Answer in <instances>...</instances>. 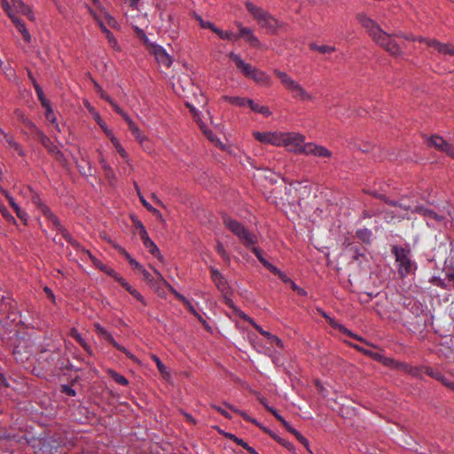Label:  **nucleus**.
<instances>
[{"label": "nucleus", "instance_id": "1", "mask_svg": "<svg viewBox=\"0 0 454 454\" xmlns=\"http://www.w3.org/2000/svg\"><path fill=\"white\" fill-rule=\"evenodd\" d=\"M356 19L378 45L384 48L392 55L401 53V48L397 43L392 39L390 35L383 31L375 20L368 17L365 13L357 14Z\"/></svg>", "mask_w": 454, "mask_h": 454}, {"label": "nucleus", "instance_id": "2", "mask_svg": "<svg viewBox=\"0 0 454 454\" xmlns=\"http://www.w3.org/2000/svg\"><path fill=\"white\" fill-rule=\"evenodd\" d=\"M20 193L21 196H23L24 198H26L27 200H30L33 204L37 206L40 208V210L42 211V213L43 214V215H45L49 220L51 221L54 228L57 231H60L66 239H67V240L70 239L69 234L63 228V226L61 225L58 217L53 214V212L46 205H44L42 202L39 195L32 187H30L28 185L27 186L24 185L20 189Z\"/></svg>", "mask_w": 454, "mask_h": 454}, {"label": "nucleus", "instance_id": "3", "mask_svg": "<svg viewBox=\"0 0 454 454\" xmlns=\"http://www.w3.org/2000/svg\"><path fill=\"white\" fill-rule=\"evenodd\" d=\"M274 74L280 80V82L288 90L294 99L300 101H313L314 97L308 92L303 86L296 80L293 79L286 72L274 70Z\"/></svg>", "mask_w": 454, "mask_h": 454}, {"label": "nucleus", "instance_id": "4", "mask_svg": "<svg viewBox=\"0 0 454 454\" xmlns=\"http://www.w3.org/2000/svg\"><path fill=\"white\" fill-rule=\"evenodd\" d=\"M246 6L259 26L266 29L268 33H275L279 27V22L261 7L254 5L251 2H247Z\"/></svg>", "mask_w": 454, "mask_h": 454}, {"label": "nucleus", "instance_id": "5", "mask_svg": "<svg viewBox=\"0 0 454 454\" xmlns=\"http://www.w3.org/2000/svg\"><path fill=\"white\" fill-rule=\"evenodd\" d=\"M392 252L395 258L398 274L402 278L407 277L416 270V263L411 261L410 250L395 246Z\"/></svg>", "mask_w": 454, "mask_h": 454}, {"label": "nucleus", "instance_id": "6", "mask_svg": "<svg viewBox=\"0 0 454 454\" xmlns=\"http://www.w3.org/2000/svg\"><path fill=\"white\" fill-rule=\"evenodd\" d=\"M223 223L247 247H249L257 242L256 236L246 229L239 222L231 219L229 216H224Z\"/></svg>", "mask_w": 454, "mask_h": 454}, {"label": "nucleus", "instance_id": "7", "mask_svg": "<svg viewBox=\"0 0 454 454\" xmlns=\"http://www.w3.org/2000/svg\"><path fill=\"white\" fill-rule=\"evenodd\" d=\"M380 199H382L387 204L393 207V209L389 211L385 212L384 218L387 221H401L403 218H409L411 213H415L414 207H412L411 205H407L403 202V200L401 201H394L386 199L383 196H379Z\"/></svg>", "mask_w": 454, "mask_h": 454}, {"label": "nucleus", "instance_id": "8", "mask_svg": "<svg viewBox=\"0 0 454 454\" xmlns=\"http://www.w3.org/2000/svg\"><path fill=\"white\" fill-rule=\"evenodd\" d=\"M305 137L298 132H282L280 146L286 148L287 151L302 154L305 146Z\"/></svg>", "mask_w": 454, "mask_h": 454}, {"label": "nucleus", "instance_id": "9", "mask_svg": "<svg viewBox=\"0 0 454 454\" xmlns=\"http://www.w3.org/2000/svg\"><path fill=\"white\" fill-rule=\"evenodd\" d=\"M94 327H95V330H96L98 335L100 338L110 342L114 348H116L121 352L124 353L132 361L138 363V359L137 358V356H134L126 348H124L123 346H121L118 342H116L115 340L114 339L113 335L106 328H104L99 324H95Z\"/></svg>", "mask_w": 454, "mask_h": 454}, {"label": "nucleus", "instance_id": "10", "mask_svg": "<svg viewBox=\"0 0 454 454\" xmlns=\"http://www.w3.org/2000/svg\"><path fill=\"white\" fill-rule=\"evenodd\" d=\"M411 40H418L427 43L428 46L434 48L440 54L443 56L454 57V45L449 43H442L434 39H428L424 37L415 38L411 37Z\"/></svg>", "mask_w": 454, "mask_h": 454}, {"label": "nucleus", "instance_id": "11", "mask_svg": "<svg viewBox=\"0 0 454 454\" xmlns=\"http://www.w3.org/2000/svg\"><path fill=\"white\" fill-rule=\"evenodd\" d=\"M186 106L190 108L191 112H192L195 121L198 122L200 129L202 130L204 135L207 137V139L210 142H212L214 145H215L216 146L224 150L225 145L220 141V139L217 137V136L215 135L212 130L207 129L205 126V124L201 121L200 113L198 111H196V109L193 106H192L189 103H187Z\"/></svg>", "mask_w": 454, "mask_h": 454}, {"label": "nucleus", "instance_id": "12", "mask_svg": "<svg viewBox=\"0 0 454 454\" xmlns=\"http://www.w3.org/2000/svg\"><path fill=\"white\" fill-rule=\"evenodd\" d=\"M302 154L306 156H315L321 159H329L333 156V153L326 147L316 143H306Z\"/></svg>", "mask_w": 454, "mask_h": 454}, {"label": "nucleus", "instance_id": "13", "mask_svg": "<svg viewBox=\"0 0 454 454\" xmlns=\"http://www.w3.org/2000/svg\"><path fill=\"white\" fill-rule=\"evenodd\" d=\"M281 133L280 131H267V132H260V131H254L253 136L254 137L265 145H271L274 146H280V140H281Z\"/></svg>", "mask_w": 454, "mask_h": 454}, {"label": "nucleus", "instance_id": "14", "mask_svg": "<svg viewBox=\"0 0 454 454\" xmlns=\"http://www.w3.org/2000/svg\"><path fill=\"white\" fill-rule=\"evenodd\" d=\"M150 52L154 56L159 65L165 67H169L171 66L173 59L162 46L152 43Z\"/></svg>", "mask_w": 454, "mask_h": 454}, {"label": "nucleus", "instance_id": "15", "mask_svg": "<svg viewBox=\"0 0 454 454\" xmlns=\"http://www.w3.org/2000/svg\"><path fill=\"white\" fill-rule=\"evenodd\" d=\"M414 211L415 213H418L426 217L427 225L432 227H435L436 224L442 223L444 221L443 215H439L423 206H415Z\"/></svg>", "mask_w": 454, "mask_h": 454}, {"label": "nucleus", "instance_id": "16", "mask_svg": "<svg viewBox=\"0 0 454 454\" xmlns=\"http://www.w3.org/2000/svg\"><path fill=\"white\" fill-rule=\"evenodd\" d=\"M128 126L131 134L135 137L137 142L142 146L143 150L146 153H151L153 151V147L148 137L142 133L138 126L134 121L130 122Z\"/></svg>", "mask_w": 454, "mask_h": 454}, {"label": "nucleus", "instance_id": "17", "mask_svg": "<svg viewBox=\"0 0 454 454\" xmlns=\"http://www.w3.org/2000/svg\"><path fill=\"white\" fill-rule=\"evenodd\" d=\"M230 59L235 63L236 67L240 72L247 78H250L252 74L254 72L255 67L249 63L245 62L240 55L234 52L229 54Z\"/></svg>", "mask_w": 454, "mask_h": 454}, {"label": "nucleus", "instance_id": "18", "mask_svg": "<svg viewBox=\"0 0 454 454\" xmlns=\"http://www.w3.org/2000/svg\"><path fill=\"white\" fill-rule=\"evenodd\" d=\"M40 141L42 145L48 150V152L51 153L58 160H64L63 153L59 149V147L56 145H54L52 141H51V139L48 137L41 133Z\"/></svg>", "mask_w": 454, "mask_h": 454}, {"label": "nucleus", "instance_id": "19", "mask_svg": "<svg viewBox=\"0 0 454 454\" xmlns=\"http://www.w3.org/2000/svg\"><path fill=\"white\" fill-rule=\"evenodd\" d=\"M11 7L14 11L15 14L18 16V13H22L26 15L28 19L34 20L35 16L30 7L26 5L22 0H9Z\"/></svg>", "mask_w": 454, "mask_h": 454}, {"label": "nucleus", "instance_id": "20", "mask_svg": "<svg viewBox=\"0 0 454 454\" xmlns=\"http://www.w3.org/2000/svg\"><path fill=\"white\" fill-rule=\"evenodd\" d=\"M211 278L217 288L224 294H228V284L221 272L215 268H210Z\"/></svg>", "mask_w": 454, "mask_h": 454}, {"label": "nucleus", "instance_id": "21", "mask_svg": "<svg viewBox=\"0 0 454 454\" xmlns=\"http://www.w3.org/2000/svg\"><path fill=\"white\" fill-rule=\"evenodd\" d=\"M145 247L151 253L154 257H156L160 262L164 261V257L161 254L157 245L150 239L149 235L146 234L140 238Z\"/></svg>", "mask_w": 454, "mask_h": 454}, {"label": "nucleus", "instance_id": "22", "mask_svg": "<svg viewBox=\"0 0 454 454\" xmlns=\"http://www.w3.org/2000/svg\"><path fill=\"white\" fill-rule=\"evenodd\" d=\"M83 253L88 255L93 265L98 268L99 270L105 272L106 275L114 278L117 273L114 269L108 267L98 258H96L89 250H83Z\"/></svg>", "mask_w": 454, "mask_h": 454}, {"label": "nucleus", "instance_id": "23", "mask_svg": "<svg viewBox=\"0 0 454 454\" xmlns=\"http://www.w3.org/2000/svg\"><path fill=\"white\" fill-rule=\"evenodd\" d=\"M8 17L12 20L16 28L22 35L23 39L26 42L29 43L31 41V35L28 30L27 29L25 24L20 20V19L15 14L14 12L11 13V15H8Z\"/></svg>", "mask_w": 454, "mask_h": 454}, {"label": "nucleus", "instance_id": "24", "mask_svg": "<svg viewBox=\"0 0 454 454\" xmlns=\"http://www.w3.org/2000/svg\"><path fill=\"white\" fill-rule=\"evenodd\" d=\"M250 79L254 80L256 83L262 86L270 87L271 85V78L270 75L257 68L254 69V72L252 74Z\"/></svg>", "mask_w": 454, "mask_h": 454}, {"label": "nucleus", "instance_id": "25", "mask_svg": "<svg viewBox=\"0 0 454 454\" xmlns=\"http://www.w3.org/2000/svg\"><path fill=\"white\" fill-rule=\"evenodd\" d=\"M191 84V79L189 75L184 74L183 77H178L173 82V88L176 94L181 95L185 91L186 86Z\"/></svg>", "mask_w": 454, "mask_h": 454}, {"label": "nucleus", "instance_id": "26", "mask_svg": "<svg viewBox=\"0 0 454 454\" xmlns=\"http://www.w3.org/2000/svg\"><path fill=\"white\" fill-rule=\"evenodd\" d=\"M239 29V36L244 37L248 43L253 44L254 46H259L260 42L258 38L253 34V31L250 28L245 27L240 24L238 26Z\"/></svg>", "mask_w": 454, "mask_h": 454}, {"label": "nucleus", "instance_id": "27", "mask_svg": "<svg viewBox=\"0 0 454 454\" xmlns=\"http://www.w3.org/2000/svg\"><path fill=\"white\" fill-rule=\"evenodd\" d=\"M0 134L3 136L5 143L12 148L13 149L14 151H16L18 153L19 155L20 156H23L24 155V151L23 149L21 148V146L20 145L19 143H17L14 138L8 135L6 132H4L2 129H0Z\"/></svg>", "mask_w": 454, "mask_h": 454}, {"label": "nucleus", "instance_id": "28", "mask_svg": "<svg viewBox=\"0 0 454 454\" xmlns=\"http://www.w3.org/2000/svg\"><path fill=\"white\" fill-rule=\"evenodd\" d=\"M223 100L240 107L248 106L250 98L241 97L223 96Z\"/></svg>", "mask_w": 454, "mask_h": 454}, {"label": "nucleus", "instance_id": "29", "mask_svg": "<svg viewBox=\"0 0 454 454\" xmlns=\"http://www.w3.org/2000/svg\"><path fill=\"white\" fill-rule=\"evenodd\" d=\"M248 107L252 111H254V113L261 114H262L265 117H269V116L271 115V112H270V110L267 106H261V105L255 103L252 99H250V102L248 104Z\"/></svg>", "mask_w": 454, "mask_h": 454}, {"label": "nucleus", "instance_id": "30", "mask_svg": "<svg viewBox=\"0 0 454 454\" xmlns=\"http://www.w3.org/2000/svg\"><path fill=\"white\" fill-rule=\"evenodd\" d=\"M70 335L86 350V352L89 354L92 353L91 348L75 328L71 329Z\"/></svg>", "mask_w": 454, "mask_h": 454}, {"label": "nucleus", "instance_id": "31", "mask_svg": "<svg viewBox=\"0 0 454 454\" xmlns=\"http://www.w3.org/2000/svg\"><path fill=\"white\" fill-rule=\"evenodd\" d=\"M152 359L155 362L157 369H158L159 372L161 374V376L166 380H169L170 373H169L168 368L160 361V359L155 355L152 356Z\"/></svg>", "mask_w": 454, "mask_h": 454}, {"label": "nucleus", "instance_id": "32", "mask_svg": "<svg viewBox=\"0 0 454 454\" xmlns=\"http://www.w3.org/2000/svg\"><path fill=\"white\" fill-rule=\"evenodd\" d=\"M426 372L427 375L432 377L433 379L436 380L437 381L441 382L443 386H446L447 382L449 381V378L444 376L442 372L438 371H434L430 368H426Z\"/></svg>", "mask_w": 454, "mask_h": 454}, {"label": "nucleus", "instance_id": "33", "mask_svg": "<svg viewBox=\"0 0 454 454\" xmlns=\"http://www.w3.org/2000/svg\"><path fill=\"white\" fill-rule=\"evenodd\" d=\"M43 107L45 108V117L46 119L54 125V128L58 130V131H60V129H59V123L57 121V119H56V116L53 113V110L51 106V104H47L46 106H43Z\"/></svg>", "mask_w": 454, "mask_h": 454}, {"label": "nucleus", "instance_id": "34", "mask_svg": "<svg viewBox=\"0 0 454 454\" xmlns=\"http://www.w3.org/2000/svg\"><path fill=\"white\" fill-rule=\"evenodd\" d=\"M310 49L313 51H317L322 54H331L336 51V48L334 46L325 44L318 45L316 43H311Z\"/></svg>", "mask_w": 454, "mask_h": 454}, {"label": "nucleus", "instance_id": "35", "mask_svg": "<svg viewBox=\"0 0 454 454\" xmlns=\"http://www.w3.org/2000/svg\"><path fill=\"white\" fill-rule=\"evenodd\" d=\"M112 144H113L114 147L115 148L116 152L120 154V156L127 163H129V156L128 153L126 152L125 148L120 143L119 139L118 138L114 139V141H112Z\"/></svg>", "mask_w": 454, "mask_h": 454}, {"label": "nucleus", "instance_id": "36", "mask_svg": "<svg viewBox=\"0 0 454 454\" xmlns=\"http://www.w3.org/2000/svg\"><path fill=\"white\" fill-rule=\"evenodd\" d=\"M214 33H215L221 39L223 40H233L236 41L239 39V35H234L231 31H224L218 27L214 29Z\"/></svg>", "mask_w": 454, "mask_h": 454}, {"label": "nucleus", "instance_id": "37", "mask_svg": "<svg viewBox=\"0 0 454 454\" xmlns=\"http://www.w3.org/2000/svg\"><path fill=\"white\" fill-rule=\"evenodd\" d=\"M253 253L255 254L257 259L262 262V264L268 269L269 270L270 269H273V264H271L270 262H268L263 256L262 251L258 248L253 246L250 247Z\"/></svg>", "mask_w": 454, "mask_h": 454}, {"label": "nucleus", "instance_id": "38", "mask_svg": "<svg viewBox=\"0 0 454 454\" xmlns=\"http://www.w3.org/2000/svg\"><path fill=\"white\" fill-rule=\"evenodd\" d=\"M107 374L118 384L121 386H127L129 384V380L123 376L116 372L112 369L107 370Z\"/></svg>", "mask_w": 454, "mask_h": 454}, {"label": "nucleus", "instance_id": "39", "mask_svg": "<svg viewBox=\"0 0 454 454\" xmlns=\"http://www.w3.org/2000/svg\"><path fill=\"white\" fill-rule=\"evenodd\" d=\"M446 142L443 137L439 136H432L429 139V144L439 151H442Z\"/></svg>", "mask_w": 454, "mask_h": 454}, {"label": "nucleus", "instance_id": "40", "mask_svg": "<svg viewBox=\"0 0 454 454\" xmlns=\"http://www.w3.org/2000/svg\"><path fill=\"white\" fill-rule=\"evenodd\" d=\"M85 106L90 112V114L92 115L96 122L98 124L99 127H101V124L104 125L106 122L102 120L99 113L89 103H85Z\"/></svg>", "mask_w": 454, "mask_h": 454}, {"label": "nucleus", "instance_id": "41", "mask_svg": "<svg viewBox=\"0 0 454 454\" xmlns=\"http://www.w3.org/2000/svg\"><path fill=\"white\" fill-rule=\"evenodd\" d=\"M11 207L13 208V210L16 212L17 216L23 221L24 223H27V214L21 210V208L19 207V205L14 201H12L10 203Z\"/></svg>", "mask_w": 454, "mask_h": 454}, {"label": "nucleus", "instance_id": "42", "mask_svg": "<svg viewBox=\"0 0 454 454\" xmlns=\"http://www.w3.org/2000/svg\"><path fill=\"white\" fill-rule=\"evenodd\" d=\"M224 405H225L226 407H228L231 411H234V412H236V413L239 414V415H240L241 417H243V418H244V419H246L247 421H251L252 423L256 424V425H258V424H259V423L257 422V420H256V419H252V418H251L250 416H248L245 411H240V410H239V409H236L234 406H232V405H231V404H228V403H224Z\"/></svg>", "mask_w": 454, "mask_h": 454}, {"label": "nucleus", "instance_id": "43", "mask_svg": "<svg viewBox=\"0 0 454 454\" xmlns=\"http://www.w3.org/2000/svg\"><path fill=\"white\" fill-rule=\"evenodd\" d=\"M330 324L332 325V326H333L334 328H337L339 329L341 333L350 336V337H353V338H356V339H358V340H362L360 338H358L356 335L353 334L348 329H347L344 325H340L338 324L336 321H334L333 319H330Z\"/></svg>", "mask_w": 454, "mask_h": 454}, {"label": "nucleus", "instance_id": "44", "mask_svg": "<svg viewBox=\"0 0 454 454\" xmlns=\"http://www.w3.org/2000/svg\"><path fill=\"white\" fill-rule=\"evenodd\" d=\"M111 106L114 109V111L123 118V120L127 122L128 125L133 121L132 119L129 116V114L126 112H124L114 101L111 104Z\"/></svg>", "mask_w": 454, "mask_h": 454}, {"label": "nucleus", "instance_id": "45", "mask_svg": "<svg viewBox=\"0 0 454 454\" xmlns=\"http://www.w3.org/2000/svg\"><path fill=\"white\" fill-rule=\"evenodd\" d=\"M263 336L268 339L270 344H276L278 348H283V342L278 337L271 334L268 331L267 333H263Z\"/></svg>", "mask_w": 454, "mask_h": 454}, {"label": "nucleus", "instance_id": "46", "mask_svg": "<svg viewBox=\"0 0 454 454\" xmlns=\"http://www.w3.org/2000/svg\"><path fill=\"white\" fill-rule=\"evenodd\" d=\"M270 272L273 274L278 276V278L284 282V283H289L292 284V280L280 270H278L276 266L273 265V269L270 270Z\"/></svg>", "mask_w": 454, "mask_h": 454}, {"label": "nucleus", "instance_id": "47", "mask_svg": "<svg viewBox=\"0 0 454 454\" xmlns=\"http://www.w3.org/2000/svg\"><path fill=\"white\" fill-rule=\"evenodd\" d=\"M35 90L43 106L50 103V101L45 98L43 89L39 84L35 83Z\"/></svg>", "mask_w": 454, "mask_h": 454}, {"label": "nucleus", "instance_id": "48", "mask_svg": "<svg viewBox=\"0 0 454 454\" xmlns=\"http://www.w3.org/2000/svg\"><path fill=\"white\" fill-rule=\"evenodd\" d=\"M356 236L363 241L369 242L372 236V231L368 229H360L356 231Z\"/></svg>", "mask_w": 454, "mask_h": 454}, {"label": "nucleus", "instance_id": "49", "mask_svg": "<svg viewBox=\"0 0 454 454\" xmlns=\"http://www.w3.org/2000/svg\"><path fill=\"white\" fill-rule=\"evenodd\" d=\"M131 219H132V223H134V225L139 230L140 238L148 234L145 225L139 219H137L135 216H133Z\"/></svg>", "mask_w": 454, "mask_h": 454}, {"label": "nucleus", "instance_id": "50", "mask_svg": "<svg viewBox=\"0 0 454 454\" xmlns=\"http://www.w3.org/2000/svg\"><path fill=\"white\" fill-rule=\"evenodd\" d=\"M164 286L168 288V290L183 303H188V300L180 293H178L170 284L167 281H164Z\"/></svg>", "mask_w": 454, "mask_h": 454}, {"label": "nucleus", "instance_id": "51", "mask_svg": "<svg viewBox=\"0 0 454 454\" xmlns=\"http://www.w3.org/2000/svg\"><path fill=\"white\" fill-rule=\"evenodd\" d=\"M274 439H276L278 441V442H279L282 446H284L286 449H287L288 450L290 451H294V446L292 442H290L289 441L286 440V439H283L279 436H273Z\"/></svg>", "mask_w": 454, "mask_h": 454}, {"label": "nucleus", "instance_id": "52", "mask_svg": "<svg viewBox=\"0 0 454 454\" xmlns=\"http://www.w3.org/2000/svg\"><path fill=\"white\" fill-rule=\"evenodd\" d=\"M113 278L120 283L128 292H130L133 288L118 272Z\"/></svg>", "mask_w": 454, "mask_h": 454}, {"label": "nucleus", "instance_id": "53", "mask_svg": "<svg viewBox=\"0 0 454 454\" xmlns=\"http://www.w3.org/2000/svg\"><path fill=\"white\" fill-rule=\"evenodd\" d=\"M216 251L217 253L221 255V257L226 261V262H230V256L229 254H227L223 245L221 243V242H218L217 243V246H216Z\"/></svg>", "mask_w": 454, "mask_h": 454}, {"label": "nucleus", "instance_id": "54", "mask_svg": "<svg viewBox=\"0 0 454 454\" xmlns=\"http://www.w3.org/2000/svg\"><path fill=\"white\" fill-rule=\"evenodd\" d=\"M95 89H96L97 92L99 94V96L103 99L107 101L110 105L114 102V100L103 90L101 86L99 84H98L97 82H95Z\"/></svg>", "mask_w": 454, "mask_h": 454}, {"label": "nucleus", "instance_id": "55", "mask_svg": "<svg viewBox=\"0 0 454 454\" xmlns=\"http://www.w3.org/2000/svg\"><path fill=\"white\" fill-rule=\"evenodd\" d=\"M196 20L202 28H208L214 32V29L216 27L212 22L204 20L200 16H196Z\"/></svg>", "mask_w": 454, "mask_h": 454}, {"label": "nucleus", "instance_id": "56", "mask_svg": "<svg viewBox=\"0 0 454 454\" xmlns=\"http://www.w3.org/2000/svg\"><path fill=\"white\" fill-rule=\"evenodd\" d=\"M90 12L93 16V18L98 21L102 32L106 35H110L112 32L103 24V22L99 20L98 16L90 9Z\"/></svg>", "mask_w": 454, "mask_h": 454}, {"label": "nucleus", "instance_id": "57", "mask_svg": "<svg viewBox=\"0 0 454 454\" xmlns=\"http://www.w3.org/2000/svg\"><path fill=\"white\" fill-rule=\"evenodd\" d=\"M442 153H445L447 155L454 158V145L449 142L445 143V146L442 149Z\"/></svg>", "mask_w": 454, "mask_h": 454}, {"label": "nucleus", "instance_id": "58", "mask_svg": "<svg viewBox=\"0 0 454 454\" xmlns=\"http://www.w3.org/2000/svg\"><path fill=\"white\" fill-rule=\"evenodd\" d=\"M101 129L104 131V133L106 134V136L110 139V141H114V139H116L117 137L114 136V132L112 131V129H110L108 128V126L106 125V123H105L104 125L101 124Z\"/></svg>", "mask_w": 454, "mask_h": 454}, {"label": "nucleus", "instance_id": "59", "mask_svg": "<svg viewBox=\"0 0 454 454\" xmlns=\"http://www.w3.org/2000/svg\"><path fill=\"white\" fill-rule=\"evenodd\" d=\"M430 283H432L433 285H434L436 286H439V287H441L442 289H445L447 287L444 280L442 279L440 277H433L430 279Z\"/></svg>", "mask_w": 454, "mask_h": 454}, {"label": "nucleus", "instance_id": "60", "mask_svg": "<svg viewBox=\"0 0 454 454\" xmlns=\"http://www.w3.org/2000/svg\"><path fill=\"white\" fill-rule=\"evenodd\" d=\"M106 38L108 40V43L110 44V46L116 50V51H120V46L118 44V42L116 40V38L114 36L113 33H111L110 35H106Z\"/></svg>", "mask_w": 454, "mask_h": 454}, {"label": "nucleus", "instance_id": "61", "mask_svg": "<svg viewBox=\"0 0 454 454\" xmlns=\"http://www.w3.org/2000/svg\"><path fill=\"white\" fill-rule=\"evenodd\" d=\"M0 5L4 10L7 15H11L14 11L11 7L9 0H0Z\"/></svg>", "mask_w": 454, "mask_h": 454}, {"label": "nucleus", "instance_id": "62", "mask_svg": "<svg viewBox=\"0 0 454 454\" xmlns=\"http://www.w3.org/2000/svg\"><path fill=\"white\" fill-rule=\"evenodd\" d=\"M129 293L134 298H136L137 301H139L141 303H143L144 305H146V302H145V298L143 297V295L137 290H136L134 287Z\"/></svg>", "mask_w": 454, "mask_h": 454}, {"label": "nucleus", "instance_id": "63", "mask_svg": "<svg viewBox=\"0 0 454 454\" xmlns=\"http://www.w3.org/2000/svg\"><path fill=\"white\" fill-rule=\"evenodd\" d=\"M142 275H143V278L145 281H147L148 283H153V276L151 275V273L146 270L145 268H143L140 271H139Z\"/></svg>", "mask_w": 454, "mask_h": 454}, {"label": "nucleus", "instance_id": "64", "mask_svg": "<svg viewBox=\"0 0 454 454\" xmlns=\"http://www.w3.org/2000/svg\"><path fill=\"white\" fill-rule=\"evenodd\" d=\"M213 409H215L216 411H218L219 413H221L223 416H224L225 418L227 419H231V414L225 411L224 409H223L221 406H218V405H215V404H212L211 405Z\"/></svg>", "mask_w": 454, "mask_h": 454}]
</instances>
